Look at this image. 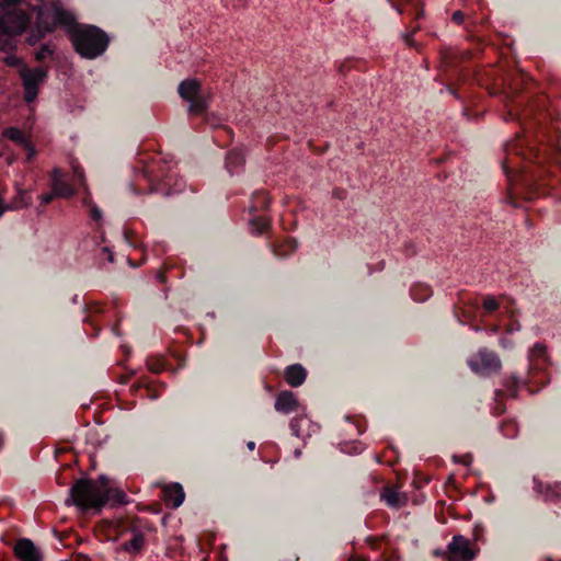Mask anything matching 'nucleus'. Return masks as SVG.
<instances>
[{
  "label": "nucleus",
  "instance_id": "24",
  "mask_svg": "<svg viewBox=\"0 0 561 561\" xmlns=\"http://www.w3.org/2000/svg\"><path fill=\"white\" fill-rule=\"evenodd\" d=\"M501 431L507 438H514L518 434V424L513 420L503 421L501 424Z\"/></svg>",
  "mask_w": 561,
  "mask_h": 561
},
{
  "label": "nucleus",
  "instance_id": "27",
  "mask_svg": "<svg viewBox=\"0 0 561 561\" xmlns=\"http://www.w3.org/2000/svg\"><path fill=\"white\" fill-rule=\"evenodd\" d=\"M54 51H55V46H53L50 44H44L36 51L35 58L38 61L45 60L46 58L53 56Z\"/></svg>",
  "mask_w": 561,
  "mask_h": 561
},
{
  "label": "nucleus",
  "instance_id": "35",
  "mask_svg": "<svg viewBox=\"0 0 561 561\" xmlns=\"http://www.w3.org/2000/svg\"><path fill=\"white\" fill-rule=\"evenodd\" d=\"M534 356H542L546 353V346L541 343L535 344L531 351Z\"/></svg>",
  "mask_w": 561,
  "mask_h": 561
},
{
  "label": "nucleus",
  "instance_id": "45",
  "mask_svg": "<svg viewBox=\"0 0 561 561\" xmlns=\"http://www.w3.org/2000/svg\"><path fill=\"white\" fill-rule=\"evenodd\" d=\"M422 15H423V12H422V11H420V12H417V13H416L415 18H416V19H420Z\"/></svg>",
  "mask_w": 561,
  "mask_h": 561
},
{
  "label": "nucleus",
  "instance_id": "22",
  "mask_svg": "<svg viewBox=\"0 0 561 561\" xmlns=\"http://www.w3.org/2000/svg\"><path fill=\"white\" fill-rule=\"evenodd\" d=\"M244 163V156L242 152L232 150L228 152L226 158V165L230 173L234 172L237 169L242 167Z\"/></svg>",
  "mask_w": 561,
  "mask_h": 561
},
{
  "label": "nucleus",
  "instance_id": "21",
  "mask_svg": "<svg viewBox=\"0 0 561 561\" xmlns=\"http://www.w3.org/2000/svg\"><path fill=\"white\" fill-rule=\"evenodd\" d=\"M139 176L144 178L149 183V193H163L165 196L171 194L170 190H163L161 187L160 181H156V175L153 174V170L146 168L141 171Z\"/></svg>",
  "mask_w": 561,
  "mask_h": 561
},
{
  "label": "nucleus",
  "instance_id": "3",
  "mask_svg": "<svg viewBox=\"0 0 561 561\" xmlns=\"http://www.w3.org/2000/svg\"><path fill=\"white\" fill-rule=\"evenodd\" d=\"M37 21L39 27L46 32H54L60 26L68 33L76 23L75 15L58 0H43L37 7Z\"/></svg>",
  "mask_w": 561,
  "mask_h": 561
},
{
  "label": "nucleus",
  "instance_id": "37",
  "mask_svg": "<svg viewBox=\"0 0 561 561\" xmlns=\"http://www.w3.org/2000/svg\"><path fill=\"white\" fill-rule=\"evenodd\" d=\"M156 278L159 283L164 284L167 282L165 271H162V270L158 271Z\"/></svg>",
  "mask_w": 561,
  "mask_h": 561
},
{
  "label": "nucleus",
  "instance_id": "26",
  "mask_svg": "<svg viewBox=\"0 0 561 561\" xmlns=\"http://www.w3.org/2000/svg\"><path fill=\"white\" fill-rule=\"evenodd\" d=\"M522 385V380L519 377L512 375L511 377L504 380V387L507 389L512 397H516L519 386Z\"/></svg>",
  "mask_w": 561,
  "mask_h": 561
},
{
  "label": "nucleus",
  "instance_id": "16",
  "mask_svg": "<svg viewBox=\"0 0 561 561\" xmlns=\"http://www.w3.org/2000/svg\"><path fill=\"white\" fill-rule=\"evenodd\" d=\"M381 500H383L390 507H401L407 503V496L399 493L390 486H383L380 493Z\"/></svg>",
  "mask_w": 561,
  "mask_h": 561
},
{
  "label": "nucleus",
  "instance_id": "6",
  "mask_svg": "<svg viewBox=\"0 0 561 561\" xmlns=\"http://www.w3.org/2000/svg\"><path fill=\"white\" fill-rule=\"evenodd\" d=\"M435 554L440 556L444 561H472L476 557V551L468 538L455 535L447 549L442 552L435 551Z\"/></svg>",
  "mask_w": 561,
  "mask_h": 561
},
{
  "label": "nucleus",
  "instance_id": "29",
  "mask_svg": "<svg viewBox=\"0 0 561 561\" xmlns=\"http://www.w3.org/2000/svg\"><path fill=\"white\" fill-rule=\"evenodd\" d=\"M36 24H38V21H36ZM50 32H46L44 31L42 27H39V25H37V28L36 31L32 32L30 34V36L27 37V42L31 44V45H34L36 44L37 42H39L46 34H49Z\"/></svg>",
  "mask_w": 561,
  "mask_h": 561
},
{
  "label": "nucleus",
  "instance_id": "11",
  "mask_svg": "<svg viewBox=\"0 0 561 561\" xmlns=\"http://www.w3.org/2000/svg\"><path fill=\"white\" fill-rule=\"evenodd\" d=\"M274 408L284 414L294 413L299 409V401L294 392L284 390L277 394Z\"/></svg>",
  "mask_w": 561,
  "mask_h": 561
},
{
  "label": "nucleus",
  "instance_id": "12",
  "mask_svg": "<svg viewBox=\"0 0 561 561\" xmlns=\"http://www.w3.org/2000/svg\"><path fill=\"white\" fill-rule=\"evenodd\" d=\"M162 499L168 507L178 508L185 499L182 485L180 483L164 485Z\"/></svg>",
  "mask_w": 561,
  "mask_h": 561
},
{
  "label": "nucleus",
  "instance_id": "1",
  "mask_svg": "<svg viewBox=\"0 0 561 561\" xmlns=\"http://www.w3.org/2000/svg\"><path fill=\"white\" fill-rule=\"evenodd\" d=\"M112 505H124L127 503L123 490L112 488L107 477L100 476L98 479H78L70 489L69 499L66 504H73L82 511H101L107 503Z\"/></svg>",
  "mask_w": 561,
  "mask_h": 561
},
{
  "label": "nucleus",
  "instance_id": "31",
  "mask_svg": "<svg viewBox=\"0 0 561 561\" xmlns=\"http://www.w3.org/2000/svg\"><path fill=\"white\" fill-rule=\"evenodd\" d=\"M499 302L493 296H486L483 300V308L488 312H492L499 309Z\"/></svg>",
  "mask_w": 561,
  "mask_h": 561
},
{
  "label": "nucleus",
  "instance_id": "33",
  "mask_svg": "<svg viewBox=\"0 0 561 561\" xmlns=\"http://www.w3.org/2000/svg\"><path fill=\"white\" fill-rule=\"evenodd\" d=\"M89 211H90V217L94 221H100L102 219V211L93 202H89Z\"/></svg>",
  "mask_w": 561,
  "mask_h": 561
},
{
  "label": "nucleus",
  "instance_id": "18",
  "mask_svg": "<svg viewBox=\"0 0 561 561\" xmlns=\"http://www.w3.org/2000/svg\"><path fill=\"white\" fill-rule=\"evenodd\" d=\"M273 254L278 259H285L291 255L296 249L297 243L293 239H286L283 241H275L271 245Z\"/></svg>",
  "mask_w": 561,
  "mask_h": 561
},
{
  "label": "nucleus",
  "instance_id": "40",
  "mask_svg": "<svg viewBox=\"0 0 561 561\" xmlns=\"http://www.w3.org/2000/svg\"><path fill=\"white\" fill-rule=\"evenodd\" d=\"M7 211L4 201L0 197V217Z\"/></svg>",
  "mask_w": 561,
  "mask_h": 561
},
{
  "label": "nucleus",
  "instance_id": "23",
  "mask_svg": "<svg viewBox=\"0 0 561 561\" xmlns=\"http://www.w3.org/2000/svg\"><path fill=\"white\" fill-rule=\"evenodd\" d=\"M251 230L257 234L265 232L270 228V220L260 216L250 220Z\"/></svg>",
  "mask_w": 561,
  "mask_h": 561
},
{
  "label": "nucleus",
  "instance_id": "2",
  "mask_svg": "<svg viewBox=\"0 0 561 561\" xmlns=\"http://www.w3.org/2000/svg\"><path fill=\"white\" fill-rule=\"evenodd\" d=\"M67 35L75 50L82 57L93 59L102 55L110 43L107 34L94 25L75 23Z\"/></svg>",
  "mask_w": 561,
  "mask_h": 561
},
{
  "label": "nucleus",
  "instance_id": "10",
  "mask_svg": "<svg viewBox=\"0 0 561 561\" xmlns=\"http://www.w3.org/2000/svg\"><path fill=\"white\" fill-rule=\"evenodd\" d=\"M14 554L19 561H42V554L30 539H20L14 546Z\"/></svg>",
  "mask_w": 561,
  "mask_h": 561
},
{
  "label": "nucleus",
  "instance_id": "5",
  "mask_svg": "<svg viewBox=\"0 0 561 561\" xmlns=\"http://www.w3.org/2000/svg\"><path fill=\"white\" fill-rule=\"evenodd\" d=\"M178 93L188 103L190 114L202 115L208 108V96L203 93L202 84L197 79L181 81Z\"/></svg>",
  "mask_w": 561,
  "mask_h": 561
},
{
  "label": "nucleus",
  "instance_id": "13",
  "mask_svg": "<svg viewBox=\"0 0 561 561\" xmlns=\"http://www.w3.org/2000/svg\"><path fill=\"white\" fill-rule=\"evenodd\" d=\"M535 490L542 496L543 501L546 502H561V483L551 484L535 480Z\"/></svg>",
  "mask_w": 561,
  "mask_h": 561
},
{
  "label": "nucleus",
  "instance_id": "41",
  "mask_svg": "<svg viewBox=\"0 0 561 561\" xmlns=\"http://www.w3.org/2000/svg\"><path fill=\"white\" fill-rule=\"evenodd\" d=\"M345 191H340V190H336L334 191V195H336L339 198H344V195H345Z\"/></svg>",
  "mask_w": 561,
  "mask_h": 561
},
{
  "label": "nucleus",
  "instance_id": "14",
  "mask_svg": "<svg viewBox=\"0 0 561 561\" xmlns=\"http://www.w3.org/2000/svg\"><path fill=\"white\" fill-rule=\"evenodd\" d=\"M284 377L290 387H299L307 378V370L300 364H293L286 367Z\"/></svg>",
  "mask_w": 561,
  "mask_h": 561
},
{
  "label": "nucleus",
  "instance_id": "25",
  "mask_svg": "<svg viewBox=\"0 0 561 561\" xmlns=\"http://www.w3.org/2000/svg\"><path fill=\"white\" fill-rule=\"evenodd\" d=\"M15 35V33L0 28V49L4 51L10 50L13 47V36Z\"/></svg>",
  "mask_w": 561,
  "mask_h": 561
},
{
  "label": "nucleus",
  "instance_id": "42",
  "mask_svg": "<svg viewBox=\"0 0 561 561\" xmlns=\"http://www.w3.org/2000/svg\"><path fill=\"white\" fill-rule=\"evenodd\" d=\"M89 202H92L90 194L88 193L83 198V204L89 207Z\"/></svg>",
  "mask_w": 561,
  "mask_h": 561
},
{
  "label": "nucleus",
  "instance_id": "34",
  "mask_svg": "<svg viewBox=\"0 0 561 561\" xmlns=\"http://www.w3.org/2000/svg\"><path fill=\"white\" fill-rule=\"evenodd\" d=\"M465 19H466V14L462 11H460V10L455 11L453 13V15H451L453 22L458 24V25L462 24Z\"/></svg>",
  "mask_w": 561,
  "mask_h": 561
},
{
  "label": "nucleus",
  "instance_id": "4",
  "mask_svg": "<svg viewBox=\"0 0 561 561\" xmlns=\"http://www.w3.org/2000/svg\"><path fill=\"white\" fill-rule=\"evenodd\" d=\"M21 0H0V28L7 32L22 34L30 16L20 8Z\"/></svg>",
  "mask_w": 561,
  "mask_h": 561
},
{
  "label": "nucleus",
  "instance_id": "28",
  "mask_svg": "<svg viewBox=\"0 0 561 561\" xmlns=\"http://www.w3.org/2000/svg\"><path fill=\"white\" fill-rule=\"evenodd\" d=\"M147 367L150 371L159 374L165 368V363L162 358H148Z\"/></svg>",
  "mask_w": 561,
  "mask_h": 561
},
{
  "label": "nucleus",
  "instance_id": "43",
  "mask_svg": "<svg viewBox=\"0 0 561 561\" xmlns=\"http://www.w3.org/2000/svg\"><path fill=\"white\" fill-rule=\"evenodd\" d=\"M7 62H8L9 65H15V64H18V62H19V60H18V59H15V58H13V57H10V58H8V59H7Z\"/></svg>",
  "mask_w": 561,
  "mask_h": 561
},
{
  "label": "nucleus",
  "instance_id": "30",
  "mask_svg": "<svg viewBox=\"0 0 561 561\" xmlns=\"http://www.w3.org/2000/svg\"><path fill=\"white\" fill-rule=\"evenodd\" d=\"M255 199L259 202V205L257 206H253L251 209L252 210H257L259 208H267L270 206V197L267 196L266 193L264 192H260V193H256L255 194Z\"/></svg>",
  "mask_w": 561,
  "mask_h": 561
},
{
  "label": "nucleus",
  "instance_id": "7",
  "mask_svg": "<svg viewBox=\"0 0 561 561\" xmlns=\"http://www.w3.org/2000/svg\"><path fill=\"white\" fill-rule=\"evenodd\" d=\"M19 75L22 79L24 88V100L27 103H31L37 98L38 87L47 77V70L42 67L31 69L27 66L21 64Z\"/></svg>",
  "mask_w": 561,
  "mask_h": 561
},
{
  "label": "nucleus",
  "instance_id": "8",
  "mask_svg": "<svg viewBox=\"0 0 561 561\" xmlns=\"http://www.w3.org/2000/svg\"><path fill=\"white\" fill-rule=\"evenodd\" d=\"M471 370L479 375H490L497 373L502 368V363L496 353L486 348L479 350L469 360Z\"/></svg>",
  "mask_w": 561,
  "mask_h": 561
},
{
  "label": "nucleus",
  "instance_id": "9",
  "mask_svg": "<svg viewBox=\"0 0 561 561\" xmlns=\"http://www.w3.org/2000/svg\"><path fill=\"white\" fill-rule=\"evenodd\" d=\"M50 182V187L57 197L70 198L76 194L75 188L64 180L62 172L58 168L51 171Z\"/></svg>",
  "mask_w": 561,
  "mask_h": 561
},
{
  "label": "nucleus",
  "instance_id": "32",
  "mask_svg": "<svg viewBox=\"0 0 561 561\" xmlns=\"http://www.w3.org/2000/svg\"><path fill=\"white\" fill-rule=\"evenodd\" d=\"M72 170L75 181L78 182L80 185L85 186V175L82 168L79 165H75Z\"/></svg>",
  "mask_w": 561,
  "mask_h": 561
},
{
  "label": "nucleus",
  "instance_id": "19",
  "mask_svg": "<svg viewBox=\"0 0 561 561\" xmlns=\"http://www.w3.org/2000/svg\"><path fill=\"white\" fill-rule=\"evenodd\" d=\"M32 204V197L30 193L25 190L19 188L15 196L11 199V202L7 205V210H15L24 207H28Z\"/></svg>",
  "mask_w": 561,
  "mask_h": 561
},
{
  "label": "nucleus",
  "instance_id": "38",
  "mask_svg": "<svg viewBox=\"0 0 561 561\" xmlns=\"http://www.w3.org/2000/svg\"><path fill=\"white\" fill-rule=\"evenodd\" d=\"M102 252H104L106 254L108 262H111V263L114 262L113 253L111 252V250L108 248H106V247L103 248Z\"/></svg>",
  "mask_w": 561,
  "mask_h": 561
},
{
  "label": "nucleus",
  "instance_id": "46",
  "mask_svg": "<svg viewBox=\"0 0 561 561\" xmlns=\"http://www.w3.org/2000/svg\"><path fill=\"white\" fill-rule=\"evenodd\" d=\"M397 10H398V12H399L400 14L404 13V11H403L402 9H400L399 7L397 8Z\"/></svg>",
  "mask_w": 561,
  "mask_h": 561
},
{
  "label": "nucleus",
  "instance_id": "44",
  "mask_svg": "<svg viewBox=\"0 0 561 561\" xmlns=\"http://www.w3.org/2000/svg\"><path fill=\"white\" fill-rule=\"evenodd\" d=\"M254 447H255V443H254V442H249V443H248V448H249L250 450H253V449H254Z\"/></svg>",
  "mask_w": 561,
  "mask_h": 561
},
{
  "label": "nucleus",
  "instance_id": "15",
  "mask_svg": "<svg viewBox=\"0 0 561 561\" xmlns=\"http://www.w3.org/2000/svg\"><path fill=\"white\" fill-rule=\"evenodd\" d=\"M3 136L8 138L9 140L16 142L21 146H23L25 149L28 150V159H32L35 154V148L32 146V144L26 138L23 130L16 128V127H9L3 131Z\"/></svg>",
  "mask_w": 561,
  "mask_h": 561
},
{
  "label": "nucleus",
  "instance_id": "20",
  "mask_svg": "<svg viewBox=\"0 0 561 561\" xmlns=\"http://www.w3.org/2000/svg\"><path fill=\"white\" fill-rule=\"evenodd\" d=\"M312 426L308 417H296L290 422L293 433L302 439L310 436L309 428Z\"/></svg>",
  "mask_w": 561,
  "mask_h": 561
},
{
  "label": "nucleus",
  "instance_id": "39",
  "mask_svg": "<svg viewBox=\"0 0 561 561\" xmlns=\"http://www.w3.org/2000/svg\"><path fill=\"white\" fill-rule=\"evenodd\" d=\"M403 38H404V42H405L409 46H413V45H414V42H413V39H412V34H410V33L404 34Z\"/></svg>",
  "mask_w": 561,
  "mask_h": 561
},
{
  "label": "nucleus",
  "instance_id": "36",
  "mask_svg": "<svg viewBox=\"0 0 561 561\" xmlns=\"http://www.w3.org/2000/svg\"><path fill=\"white\" fill-rule=\"evenodd\" d=\"M55 197H57L53 190L49 192V193H45L43 195L39 196V199H41V203L44 204V205H47L49 204Z\"/></svg>",
  "mask_w": 561,
  "mask_h": 561
},
{
  "label": "nucleus",
  "instance_id": "17",
  "mask_svg": "<svg viewBox=\"0 0 561 561\" xmlns=\"http://www.w3.org/2000/svg\"><path fill=\"white\" fill-rule=\"evenodd\" d=\"M131 533V538L129 540H126L125 542L122 543L121 548L122 550L126 551V552H129V553H138L145 546V536L144 534L136 529V528H133L130 530Z\"/></svg>",
  "mask_w": 561,
  "mask_h": 561
}]
</instances>
